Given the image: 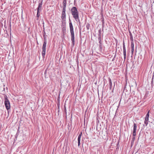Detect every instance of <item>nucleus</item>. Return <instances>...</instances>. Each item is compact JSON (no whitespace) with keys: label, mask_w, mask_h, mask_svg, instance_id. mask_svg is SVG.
Wrapping results in <instances>:
<instances>
[{"label":"nucleus","mask_w":154,"mask_h":154,"mask_svg":"<svg viewBox=\"0 0 154 154\" xmlns=\"http://www.w3.org/2000/svg\"><path fill=\"white\" fill-rule=\"evenodd\" d=\"M45 52H42V54L43 57L45 55Z\"/></svg>","instance_id":"obj_23"},{"label":"nucleus","mask_w":154,"mask_h":154,"mask_svg":"<svg viewBox=\"0 0 154 154\" xmlns=\"http://www.w3.org/2000/svg\"><path fill=\"white\" fill-rule=\"evenodd\" d=\"M124 54V60H125L126 58V54Z\"/></svg>","instance_id":"obj_20"},{"label":"nucleus","mask_w":154,"mask_h":154,"mask_svg":"<svg viewBox=\"0 0 154 154\" xmlns=\"http://www.w3.org/2000/svg\"><path fill=\"white\" fill-rule=\"evenodd\" d=\"M58 109H59V105L58 106Z\"/></svg>","instance_id":"obj_29"},{"label":"nucleus","mask_w":154,"mask_h":154,"mask_svg":"<svg viewBox=\"0 0 154 154\" xmlns=\"http://www.w3.org/2000/svg\"><path fill=\"white\" fill-rule=\"evenodd\" d=\"M86 26H87V29H89V26H88L87 25Z\"/></svg>","instance_id":"obj_28"},{"label":"nucleus","mask_w":154,"mask_h":154,"mask_svg":"<svg viewBox=\"0 0 154 154\" xmlns=\"http://www.w3.org/2000/svg\"><path fill=\"white\" fill-rule=\"evenodd\" d=\"M63 10H66V0H63Z\"/></svg>","instance_id":"obj_6"},{"label":"nucleus","mask_w":154,"mask_h":154,"mask_svg":"<svg viewBox=\"0 0 154 154\" xmlns=\"http://www.w3.org/2000/svg\"><path fill=\"white\" fill-rule=\"evenodd\" d=\"M99 35L98 37H100L101 38V30H99Z\"/></svg>","instance_id":"obj_17"},{"label":"nucleus","mask_w":154,"mask_h":154,"mask_svg":"<svg viewBox=\"0 0 154 154\" xmlns=\"http://www.w3.org/2000/svg\"><path fill=\"white\" fill-rule=\"evenodd\" d=\"M71 14L73 18L77 22L80 23V20L79 15V12L77 8L75 7L72 8L71 10Z\"/></svg>","instance_id":"obj_1"},{"label":"nucleus","mask_w":154,"mask_h":154,"mask_svg":"<svg viewBox=\"0 0 154 154\" xmlns=\"http://www.w3.org/2000/svg\"><path fill=\"white\" fill-rule=\"evenodd\" d=\"M135 137L134 136H133V139L134 140H135Z\"/></svg>","instance_id":"obj_27"},{"label":"nucleus","mask_w":154,"mask_h":154,"mask_svg":"<svg viewBox=\"0 0 154 154\" xmlns=\"http://www.w3.org/2000/svg\"><path fill=\"white\" fill-rule=\"evenodd\" d=\"M130 33V40L131 42H133L134 41V39L133 37V36L132 35V34H131V32H129Z\"/></svg>","instance_id":"obj_11"},{"label":"nucleus","mask_w":154,"mask_h":154,"mask_svg":"<svg viewBox=\"0 0 154 154\" xmlns=\"http://www.w3.org/2000/svg\"><path fill=\"white\" fill-rule=\"evenodd\" d=\"M47 42H44L42 46V49H46V46Z\"/></svg>","instance_id":"obj_12"},{"label":"nucleus","mask_w":154,"mask_h":154,"mask_svg":"<svg viewBox=\"0 0 154 154\" xmlns=\"http://www.w3.org/2000/svg\"><path fill=\"white\" fill-rule=\"evenodd\" d=\"M123 54H126V48H125V42H124V41H123Z\"/></svg>","instance_id":"obj_9"},{"label":"nucleus","mask_w":154,"mask_h":154,"mask_svg":"<svg viewBox=\"0 0 154 154\" xmlns=\"http://www.w3.org/2000/svg\"><path fill=\"white\" fill-rule=\"evenodd\" d=\"M4 103L6 109L7 110L9 109L10 108V103L6 96L5 97Z\"/></svg>","instance_id":"obj_4"},{"label":"nucleus","mask_w":154,"mask_h":154,"mask_svg":"<svg viewBox=\"0 0 154 154\" xmlns=\"http://www.w3.org/2000/svg\"><path fill=\"white\" fill-rule=\"evenodd\" d=\"M66 10H63L61 18L62 20V23L63 26L64 25H65L66 24Z\"/></svg>","instance_id":"obj_3"},{"label":"nucleus","mask_w":154,"mask_h":154,"mask_svg":"<svg viewBox=\"0 0 154 154\" xmlns=\"http://www.w3.org/2000/svg\"><path fill=\"white\" fill-rule=\"evenodd\" d=\"M137 128V126L136 124L134 123L133 125V131H136Z\"/></svg>","instance_id":"obj_10"},{"label":"nucleus","mask_w":154,"mask_h":154,"mask_svg":"<svg viewBox=\"0 0 154 154\" xmlns=\"http://www.w3.org/2000/svg\"><path fill=\"white\" fill-rule=\"evenodd\" d=\"M131 48H134V43L133 42H131Z\"/></svg>","instance_id":"obj_15"},{"label":"nucleus","mask_w":154,"mask_h":154,"mask_svg":"<svg viewBox=\"0 0 154 154\" xmlns=\"http://www.w3.org/2000/svg\"><path fill=\"white\" fill-rule=\"evenodd\" d=\"M98 40L99 41V44H101V43H102L101 38L100 37H98Z\"/></svg>","instance_id":"obj_16"},{"label":"nucleus","mask_w":154,"mask_h":154,"mask_svg":"<svg viewBox=\"0 0 154 154\" xmlns=\"http://www.w3.org/2000/svg\"><path fill=\"white\" fill-rule=\"evenodd\" d=\"M131 54H132L134 52V48H131Z\"/></svg>","instance_id":"obj_22"},{"label":"nucleus","mask_w":154,"mask_h":154,"mask_svg":"<svg viewBox=\"0 0 154 154\" xmlns=\"http://www.w3.org/2000/svg\"><path fill=\"white\" fill-rule=\"evenodd\" d=\"M39 12H38L37 11V17H39L40 16V14H39Z\"/></svg>","instance_id":"obj_19"},{"label":"nucleus","mask_w":154,"mask_h":154,"mask_svg":"<svg viewBox=\"0 0 154 154\" xmlns=\"http://www.w3.org/2000/svg\"><path fill=\"white\" fill-rule=\"evenodd\" d=\"M99 47L100 49H102V44H99Z\"/></svg>","instance_id":"obj_21"},{"label":"nucleus","mask_w":154,"mask_h":154,"mask_svg":"<svg viewBox=\"0 0 154 154\" xmlns=\"http://www.w3.org/2000/svg\"><path fill=\"white\" fill-rule=\"evenodd\" d=\"M149 111L147 112V114H146V116L145 118V119L149 120Z\"/></svg>","instance_id":"obj_13"},{"label":"nucleus","mask_w":154,"mask_h":154,"mask_svg":"<svg viewBox=\"0 0 154 154\" xmlns=\"http://www.w3.org/2000/svg\"><path fill=\"white\" fill-rule=\"evenodd\" d=\"M132 135L133 136L135 137L136 135V131H133Z\"/></svg>","instance_id":"obj_18"},{"label":"nucleus","mask_w":154,"mask_h":154,"mask_svg":"<svg viewBox=\"0 0 154 154\" xmlns=\"http://www.w3.org/2000/svg\"><path fill=\"white\" fill-rule=\"evenodd\" d=\"M46 49H42V52H45V53Z\"/></svg>","instance_id":"obj_25"},{"label":"nucleus","mask_w":154,"mask_h":154,"mask_svg":"<svg viewBox=\"0 0 154 154\" xmlns=\"http://www.w3.org/2000/svg\"><path fill=\"white\" fill-rule=\"evenodd\" d=\"M63 31H64H64H65V30H66L65 27H64L63 28Z\"/></svg>","instance_id":"obj_26"},{"label":"nucleus","mask_w":154,"mask_h":154,"mask_svg":"<svg viewBox=\"0 0 154 154\" xmlns=\"http://www.w3.org/2000/svg\"><path fill=\"white\" fill-rule=\"evenodd\" d=\"M148 120H148V119H145L144 123V124H145L146 126L148 124Z\"/></svg>","instance_id":"obj_14"},{"label":"nucleus","mask_w":154,"mask_h":154,"mask_svg":"<svg viewBox=\"0 0 154 154\" xmlns=\"http://www.w3.org/2000/svg\"><path fill=\"white\" fill-rule=\"evenodd\" d=\"M42 4V1L41 2L39 3L38 7L37 8V10L38 12L39 11V10H41Z\"/></svg>","instance_id":"obj_7"},{"label":"nucleus","mask_w":154,"mask_h":154,"mask_svg":"<svg viewBox=\"0 0 154 154\" xmlns=\"http://www.w3.org/2000/svg\"><path fill=\"white\" fill-rule=\"evenodd\" d=\"M109 88L110 90H111L112 87V81L110 78H109Z\"/></svg>","instance_id":"obj_8"},{"label":"nucleus","mask_w":154,"mask_h":154,"mask_svg":"<svg viewBox=\"0 0 154 154\" xmlns=\"http://www.w3.org/2000/svg\"><path fill=\"white\" fill-rule=\"evenodd\" d=\"M82 134V132H81L80 134L79 135L78 138V146H80V144L81 138Z\"/></svg>","instance_id":"obj_5"},{"label":"nucleus","mask_w":154,"mask_h":154,"mask_svg":"<svg viewBox=\"0 0 154 154\" xmlns=\"http://www.w3.org/2000/svg\"><path fill=\"white\" fill-rule=\"evenodd\" d=\"M47 42V41H46V39L45 38V37H44V42Z\"/></svg>","instance_id":"obj_24"},{"label":"nucleus","mask_w":154,"mask_h":154,"mask_svg":"<svg viewBox=\"0 0 154 154\" xmlns=\"http://www.w3.org/2000/svg\"><path fill=\"white\" fill-rule=\"evenodd\" d=\"M69 21L70 31L71 33V40L72 41V45L73 46L75 45V44L74 33V32L73 28L72 23L70 19H69Z\"/></svg>","instance_id":"obj_2"}]
</instances>
